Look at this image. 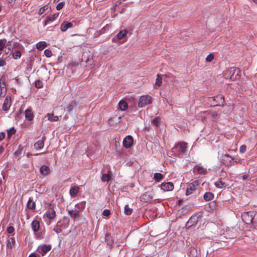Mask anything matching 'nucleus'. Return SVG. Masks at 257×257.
I'll use <instances>...</instances> for the list:
<instances>
[{"instance_id": "nucleus-1", "label": "nucleus", "mask_w": 257, "mask_h": 257, "mask_svg": "<svg viewBox=\"0 0 257 257\" xmlns=\"http://www.w3.org/2000/svg\"><path fill=\"white\" fill-rule=\"evenodd\" d=\"M187 144L184 142L179 143L172 148L171 152L175 156L181 157L186 153Z\"/></svg>"}, {"instance_id": "nucleus-2", "label": "nucleus", "mask_w": 257, "mask_h": 257, "mask_svg": "<svg viewBox=\"0 0 257 257\" xmlns=\"http://www.w3.org/2000/svg\"><path fill=\"white\" fill-rule=\"evenodd\" d=\"M240 71L236 67H231L227 70L225 73V76L227 78L234 81L237 79L240 76Z\"/></svg>"}, {"instance_id": "nucleus-3", "label": "nucleus", "mask_w": 257, "mask_h": 257, "mask_svg": "<svg viewBox=\"0 0 257 257\" xmlns=\"http://www.w3.org/2000/svg\"><path fill=\"white\" fill-rule=\"evenodd\" d=\"M208 101L213 106L221 105L224 103V98L221 94H219L214 97H209Z\"/></svg>"}, {"instance_id": "nucleus-4", "label": "nucleus", "mask_w": 257, "mask_h": 257, "mask_svg": "<svg viewBox=\"0 0 257 257\" xmlns=\"http://www.w3.org/2000/svg\"><path fill=\"white\" fill-rule=\"evenodd\" d=\"M44 216H46V217L47 218V219L45 220L47 224L50 225L51 224L52 221L56 216V212L54 209L49 208L46 211V212L44 214Z\"/></svg>"}, {"instance_id": "nucleus-5", "label": "nucleus", "mask_w": 257, "mask_h": 257, "mask_svg": "<svg viewBox=\"0 0 257 257\" xmlns=\"http://www.w3.org/2000/svg\"><path fill=\"white\" fill-rule=\"evenodd\" d=\"M152 97L148 95L141 96L140 98L138 103V106L140 107H143L147 105L150 104L152 103Z\"/></svg>"}, {"instance_id": "nucleus-6", "label": "nucleus", "mask_w": 257, "mask_h": 257, "mask_svg": "<svg viewBox=\"0 0 257 257\" xmlns=\"http://www.w3.org/2000/svg\"><path fill=\"white\" fill-rule=\"evenodd\" d=\"M200 182L199 180H195L190 183L187 187L186 190V195H189L194 192H195L198 189Z\"/></svg>"}, {"instance_id": "nucleus-7", "label": "nucleus", "mask_w": 257, "mask_h": 257, "mask_svg": "<svg viewBox=\"0 0 257 257\" xmlns=\"http://www.w3.org/2000/svg\"><path fill=\"white\" fill-rule=\"evenodd\" d=\"M253 212H246L242 213L241 215L242 219L246 224L251 223L253 220Z\"/></svg>"}, {"instance_id": "nucleus-8", "label": "nucleus", "mask_w": 257, "mask_h": 257, "mask_svg": "<svg viewBox=\"0 0 257 257\" xmlns=\"http://www.w3.org/2000/svg\"><path fill=\"white\" fill-rule=\"evenodd\" d=\"M51 249V245L49 244H43L39 246L37 251L41 254L42 256H44Z\"/></svg>"}, {"instance_id": "nucleus-9", "label": "nucleus", "mask_w": 257, "mask_h": 257, "mask_svg": "<svg viewBox=\"0 0 257 257\" xmlns=\"http://www.w3.org/2000/svg\"><path fill=\"white\" fill-rule=\"evenodd\" d=\"M194 172L199 175H204L207 173V169L201 164L196 165L194 168Z\"/></svg>"}, {"instance_id": "nucleus-10", "label": "nucleus", "mask_w": 257, "mask_h": 257, "mask_svg": "<svg viewBox=\"0 0 257 257\" xmlns=\"http://www.w3.org/2000/svg\"><path fill=\"white\" fill-rule=\"evenodd\" d=\"M66 211L69 215L74 219H77L80 217L81 214L75 208L69 209L67 208Z\"/></svg>"}, {"instance_id": "nucleus-11", "label": "nucleus", "mask_w": 257, "mask_h": 257, "mask_svg": "<svg viewBox=\"0 0 257 257\" xmlns=\"http://www.w3.org/2000/svg\"><path fill=\"white\" fill-rule=\"evenodd\" d=\"M133 144V138L131 136H127L123 140V145L126 149L131 147Z\"/></svg>"}, {"instance_id": "nucleus-12", "label": "nucleus", "mask_w": 257, "mask_h": 257, "mask_svg": "<svg viewBox=\"0 0 257 257\" xmlns=\"http://www.w3.org/2000/svg\"><path fill=\"white\" fill-rule=\"evenodd\" d=\"M12 105L11 98L9 95H7L4 100L3 105V109L4 111H8L9 110Z\"/></svg>"}, {"instance_id": "nucleus-13", "label": "nucleus", "mask_w": 257, "mask_h": 257, "mask_svg": "<svg viewBox=\"0 0 257 257\" xmlns=\"http://www.w3.org/2000/svg\"><path fill=\"white\" fill-rule=\"evenodd\" d=\"M161 188L164 191H172L174 189V185L172 182L162 183Z\"/></svg>"}, {"instance_id": "nucleus-14", "label": "nucleus", "mask_w": 257, "mask_h": 257, "mask_svg": "<svg viewBox=\"0 0 257 257\" xmlns=\"http://www.w3.org/2000/svg\"><path fill=\"white\" fill-rule=\"evenodd\" d=\"M46 139V137L43 136L41 140L38 141L34 144V148L36 150H41L43 148L44 146V142L45 141Z\"/></svg>"}, {"instance_id": "nucleus-15", "label": "nucleus", "mask_w": 257, "mask_h": 257, "mask_svg": "<svg viewBox=\"0 0 257 257\" xmlns=\"http://www.w3.org/2000/svg\"><path fill=\"white\" fill-rule=\"evenodd\" d=\"M58 16L59 14L56 13L52 15L47 16L44 22V26H46V25L54 21L58 18Z\"/></svg>"}, {"instance_id": "nucleus-16", "label": "nucleus", "mask_w": 257, "mask_h": 257, "mask_svg": "<svg viewBox=\"0 0 257 257\" xmlns=\"http://www.w3.org/2000/svg\"><path fill=\"white\" fill-rule=\"evenodd\" d=\"M225 158L228 159V160H226V162H224L223 163L227 166H233L232 162L235 159V158L229 156L228 154H225L222 156V160L225 161Z\"/></svg>"}, {"instance_id": "nucleus-17", "label": "nucleus", "mask_w": 257, "mask_h": 257, "mask_svg": "<svg viewBox=\"0 0 257 257\" xmlns=\"http://www.w3.org/2000/svg\"><path fill=\"white\" fill-rule=\"evenodd\" d=\"M63 220V222L61 220H60L57 222L56 224L57 225H58V226L60 227V228H61L62 230L65 229L67 227L69 223V219H68L67 217H64Z\"/></svg>"}, {"instance_id": "nucleus-18", "label": "nucleus", "mask_w": 257, "mask_h": 257, "mask_svg": "<svg viewBox=\"0 0 257 257\" xmlns=\"http://www.w3.org/2000/svg\"><path fill=\"white\" fill-rule=\"evenodd\" d=\"M73 24L68 21L63 22L60 27V29L62 32L66 31L68 29L72 28Z\"/></svg>"}, {"instance_id": "nucleus-19", "label": "nucleus", "mask_w": 257, "mask_h": 257, "mask_svg": "<svg viewBox=\"0 0 257 257\" xmlns=\"http://www.w3.org/2000/svg\"><path fill=\"white\" fill-rule=\"evenodd\" d=\"M141 198L142 201L147 203H151L153 200L152 196L148 192L144 193Z\"/></svg>"}, {"instance_id": "nucleus-20", "label": "nucleus", "mask_w": 257, "mask_h": 257, "mask_svg": "<svg viewBox=\"0 0 257 257\" xmlns=\"http://www.w3.org/2000/svg\"><path fill=\"white\" fill-rule=\"evenodd\" d=\"M198 250L195 247H190L188 249V257H198Z\"/></svg>"}, {"instance_id": "nucleus-21", "label": "nucleus", "mask_w": 257, "mask_h": 257, "mask_svg": "<svg viewBox=\"0 0 257 257\" xmlns=\"http://www.w3.org/2000/svg\"><path fill=\"white\" fill-rule=\"evenodd\" d=\"M25 118L29 121H31L34 118V114L32 109L28 108L25 111Z\"/></svg>"}, {"instance_id": "nucleus-22", "label": "nucleus", "mask_w": 257, "mask_h": 257, "mask_svg": "<svg viewBox=\"0 0 257 257\" xmlns=\"http://www.w3.org/2000/svg\"><path fill=\"white\" fill-rule=\"evenodd\" d=\"M85 208V202H81L76 204L74 208L78 212L81 214V213L84 210Z\"/></svg>"}, {"instance_id": "nucleus-23", "label": "nucleus", "mask_w": 257, "mask_h": 257, "mask_svg": "<svg viewBox=\"0 0 257 257\" xmlns=\"http://www.w3.org/2000/svg\"><path fill=\"white\" fill-rule=\"evenodd\" d=\"M40 172L42 175L47 176L50 173V170L48 166L43 165L40 168Z\"/></svg>"}, {"instance_id": "nucleus-24", "label": "nucleus", "mask_w": 257, "mask_h": 257, "mask_svg": "<svg viewBox=\"0 0 257 257\" xmlns=\"http://www.w3.org/2000/svg\"><path fill=\"white\" fill-rule=\"evenodd\" d=\"M15 243V239L14 237L9 236L7 239V248L12 249Z\"/></svg>"}, {"instance_id": "nucleus-25", "label": "nucleus", "mask_w": 257, "mask_h": 257, "mask_svg": "<svg viewBox=\"0 0 257 257\" xmlns=\"http://www.w3.org/2000/svg\"><path fill=\"white\" fill-rule=\"evenodd\" d=\"M31 227L33 231L34 232H37L40 229V222L37 220H34L31 223Z\"/></svg>"}, {"instance_id": "nucleus-26", "label": "nucleus", "mask_w": 257, "mask_h": 257, "mask_svg": "<svg viewBox=\"0 0 257 257\" xmlns=\"http://www.w3.org/2000/svg\"><path fill=\"white\" fill-rule=\"evenodd\" d=\"M127 33V30L124 29L123 30L120 31L116 35V37L118 40H121L126 37Z\"/></svg>"}, {"instance_id": "nucleus-27", "label": "nucleus", "mask_w": 257, "mask_h": 257, "mask_svg": "<svg viewBox=\"0 0 257 257\" xmlns=\"http://www.w3.org/2000/svg\"><path fill=\"white\" fill-rule=\"evenodd\" d=\"M214 198V194L211 192H206L203 196V198L206 201L211 200Z\"/></svg>"}, {"instance_id": "nucleus-28", "label": "nucleus", "mask_w": 257, "mask_h": 257, "mask_svg": "<svg viewBox=\"0 0 257 257\" xmlns=\"http://www.w3.org/2000/svg\"><path fill=\"white\" fill-rule=\"evenodd\" d=\"M79 187L76 186H74L71 188L69 193L71 196H75L78 192Z\"/></svg>"}, {"instance_id": "nucleus-29", "label": "nucleus", "mask_w": 257, "mask_h": 257, "mask_svg": "<svg viewBox=\"0 0 257 257\" xmlns=\"http://www.w3.org/2000/svg\"><path fill=\"white\" fill-rule=\"evenodd\" d=\"M47 46V43L45 41L38 42L36 45V48L39 50H43Z\"/></svg>"}, {"instance_id": "nucleus-30", "label": "nucleus", "mask_w": 257, "mask_h": 257, "mask_svg": "<svg viewBox=\"0 0 257 257\" xmlns=\"http://www.w3.org/2000/svg\"><path fill=\"white\" fill-rule=\"evenodd\" d=\"M118 106L120 110H125L127 108L128 105L125 101L120 100L118 103Z\"/></svg>"}, {"instance_id": "nucleus-31", "label": "nucleus", "mask_w": 257, "mask_h": 257, "mask_svg": "<svg viewBox=\"0 0 257 257\" xmlns=\"http://www.w3.org/2000/svg\"><path fill=\"white\" fill-rule=\"evenodd\" d=\"M48 119L51 121H57L59 119L58 116H54L53 113L47 114Z\"/></svg>"}, {"instance_id": "nucleus-32", "label": "nucleus", "mask_w": 257, "mask_h": 257, "mask_svg": "<svg viewBox=\"0 0 257 257\" xmlns=\"http://www.w3.org/2000/svg\"><path fill=\"white\" fill-rule=\"evenodd\" d=\"M27 206L29 208L31 209H34L36 207L35 202H34L31 198H30L28 200Z\"/></svg>"}, {"instance_id": "nucleus-33", "label": "nucleus", "mask_w": 257, "mask_h": 257, "mask_svg": "<svg viewBox=\"0 0 257 257\" xmlns=\"http://www.w3.org/2000/svg\"><path fill=\"white\" fill-rule=\"evenodd\" d=\"M163 175L159 173H156L154 175V179L157 182L161 181L163 179Z\"/></svg>"}, {"instance_id": "nucleus-34", "label": "nucleus", "mask_w": 257, "mask_h": 257, "mask_svg": "<svg viewBox=\"0 0 257 257\" xmlns=\"http://www.w3.org/2000/svg\"><path fill=\"white\" fill-rule=\"evenodd\" d=\"M133 212V209L130 208L128 205H125L124 207V213L126 215H130Z\"/></svg>"}, {"instance_id": "nucleus-35", "label": "nucleus", "mask_w": 257, "mask_h": 257, "mask_svg": "<svg viewBox=\"0 0 257 257\" xmlns=\"http://www.w3.org/2000/svg\"><path fill=\"white\" fill-rule=\"evenodd\" d=\"M162 77L161 75L157 74V78L156 79L155 85L160 87L162 83Z\"/></svg>"}, {"instance_id": "nucleus-36", "label": "nucleus", "mask_w": 257, "mask_h": 257, "mask_svg": "<svg viewBox=\"0 0 257 257\" xmlns=\"http://www.w3.org/2000/svg\"><path fill=\"white\" fill-rule=\"evenodd\" d=\"M7 40L2 39L0 40V51H3L6 48Z\"/></svg>"}, {"instance_id": "nucleus-37", "label": "nucleus", "mask_w": 257, "mask_h": 257, "mask_svg": "<svg viewBox=\"0 0 257 257\" xmlns=\"http://www.w3.org/2000/svg\"><path fill=\"white\" fill-rule=\"evenodd\" d=\"M215 185L218 188H222L226 186V183L222 181H218L216 182L215 183Z\"/></svg>"}, {"instance_id": "nucleus-38", "label": "nucleus", "mask_w": 257, "mask_h": 257, "mask_svg": "<svg viewBox=\"0 0 257 257\" xmlns=\"http://www.w3.org/2000/svg\"><path fill=\"white\" fill-rule=\"evenodd\" d=\"M105 239L108 245L111 246L112 244L113 241L110 235L108 234H106Z\"/></svg>"}, {"instance_id": "nucleus-39", "label": "nucleus", "mask_w": 257, "mask_h": 257, "mask_svg": "<svg viewBox=\"0 0 257 257\" xmlns=\"http://www.w3.org/2000/svg\"><path fill=\"white\" fill-rule=\"evenodd\" d=\"M152 123L156 127H158L160 124V118L158 116L155 117L152 121Z\"/></svg>"}, {"instance_id": "nucleus-40", "label": "nucleus", "mask_w": 257, "mask_h": 257, "mask_svg": "<svg viewBox=\"0 0 257 257\" xmlns=\"http://www.w3.org/2000/svg\"><path fill=\"white\" fill-rule=\"evenodd\" d=\"M110 176L108 174H103L101 177V181L102 182H108L109 181Z\"/></svg>"}, {"instance_id": "nucleus-41", "label": "nucleus", "mask_w": 257, "mask_h": 257, "mask_svg": "<svg viewBox=\"0 0 257 257\" xmlns=\"http://www.w3.org/2000/svg\"><path fill=\"white\" fill-rule=\"evenodd\" d=\"M21 57V53L20 50L15 51L13 54V58L14 59H20Z\"/></svg>"}, {"instance_id": "nucleus-42", "label": "nucleus", "mask_w": 257, "mask_h": 257, "mask_svg": "<svg viewBox=\"0 0 257 257\" xmlns=\"http://www.w3.org/2000/svg\"><path fill=\"white\" fill-rule=\"evenodd\" d=\"M8 138H10L12 136L15 134L16 130H15L14 127H12L9 130H8Z\"/></svg>"}, {"instance_id": "nucleus-43", "label": "nucleus", "mask_w": 257, "mask_h": 257, "mask_svg": "<svg viewBox=\"0 0 257 257\" xmlns=\"http://www.w3.org/2000/svg\"><path fill=\"white\" fill-rule=\"evenodd\" d=\"M197 220L196 217H191L189 220L188 223H190L191 225H194L197 223Z\"/></svg>"}, {"instance_id": "nucleus-44", "label": "nucleus", "mask_w": 257, "mask_h": 257, "mask_svg": "<svg viewBox=\"0 0 257 257\" xmlns=\"http://www.w3.org/2000/svg\"><path fill=\"white\" fill-rule=\"evenodd\" d=\"M23 151V148L20 146L18 149V150L15 152V155L19 157L22 155Z\"/></svg>"}, {"instance_id": "nucleus-45", "label": "nucleus", "mask_w": 257, "mask_h": 257, "mask_svg": "<svg viewBox=\"0 0 257 257\" xmlns=\"http://www.w3.org/2000/svg\"><path fill=\"white\" fill-rule=\"evenodd\" d=\"M48 9V7L47 6H45L41 8L39 11L38 14L40 15L43 14Z\"/></svg>"}, {"instance_id": "nucleus-46", "label": "nucleus", "mask_w": 257, "mask_h": 257, "mask_svg": "<svg viewBox=\"0 0 257 257\" xmlns=\"http://www.w3.org/2000/svg\"><path fill=\"white\" fill-rule=\"evenodd\" d=\"M242 160H241L240 158H235L233 161V166L237 164H241Z\"/></svg>"}, {"instance_id": "nucleus-47", "label": "nucleus", "mask_w": 257, "mask_h": 257, "mask_svg": "<svg viewBox=\"0 0 257 257\" xmlns=\"http://www.w3.org/2000/svg\"><path fill=\"white\" fill-rule=\"evenodd\" d=\"M53 230L57 234L61 232L62 231V229L60 228V227L58 226V225H56L53 228Z\"/></svg>"}, {"instance_id": "nucleus-48", "label": "nucleus", "mask_w": 257, "mask_h": 257, "mask_svg": "<svg viewBox=\"0 0 257 257\" xmlns=\"http://www.w3.org/2000/svg\"><path fill=\"white\" fill-rule=\"evenodd\" d=\"M246 150V146L245 145H242L240 147L239 153L243 154Z\"/></svg>"}, {"instance_id": "nucleus-49", "label": "nucleus", "mask_w": 257, "mask_h": 257, "mask_svg": "<svg viewBox=\"0 0 257 257\" xmlns=\"http://www.w3.org/2000/svg\"><path fill=\"white\" fill-rule=\"evenodd\" d=\"M65 5V2H61V3H59L56 6V9L58 10V11H59L60 10H61L64 6Z\"/></svg>"}, {"instance_id": "nucleus-50", "label": "nucleus", "mask_w": 257, "mask_h": 257, "mask_svg": "<svg viewBox=\"0 0 257 257\" xmlns=\"http://www.w3.org/2000/svg\"><path fill=\"white\" fill-rule=\"evenodd\" d=\"M44 54L47 57L49 58V57H50L52 55V53L51 51H50L48 49H46L44 51Z\"/></svg>"}, {"instance_id": "nucleus-51", "label": "nucleus", "mask_w": 257, "mask_h": 257, "mask_svg": "<svg viewBox=\"0 0 257 257\" xmlns=\"http://www.w3.org/2000/svg\"><path fill=\"white\" fill-rule=\"evenodd\" d=\"M15 231V228L12 226H9L7 229V231L8 233H13Z\"/></svg>"}, {"instance_id": "nucleus-52", "label": "nucleus", "mask_w": 257, "mask_h": 257, "mask_svg": "<svg viewBox=\"0 0 257 257\" xmlns=\"http://www.w3.org/2000/svg\"><path fill=\"white\" fill-rule=\"evenodd\" d=\"M214 59V55L213 54H209L206 58L207 62H211Z\"/></svg>"}, {"instance_id": "nucleus-53", "label": "nucleus", "mask_w": 257, "mask_h": 257, "mask_svg": "<svg viewBox=\"0 0 257 257\" xmlns=\"http://www.w3.org/2000/svg\"><path fill=\"white\" fill-rule=\"evenodd\" d=\"M102 214L105 216H108L110 214V211L108 209H105L103 210Z\"/></svg>"}, {"instance_id": "nucleus-54", "label": "nucleus", "mask_w": 257, "mask_h": 257, "mask_svg": "<svg viewBox=\"0 0 257 257\" xmlns=\"http://www.w3.org/2000/svg\"><path fill=\"white\" fill-rule=\"evenodd\" d=\"M65 109L68 111H70L73 109V106L72 104H69Z\"/></svg>"}, {"instance_id": "nucleus-55", "label": "nucleus", "mask_w": 257, "mask_h": 257, "mask_svg": "<svg viewBox=\"0 0 257 257\" xmlns=\"http://www.w3.org/2000/svg\"><path fill=\"white\" fill-rule=\"evenodd\" d=\"M35 86L37 88H41L42 84L41 83L40 81H37L35 82Z\"/></svg>"}, {"instance_id": "nucleus-56", "label": "nucleus", "mask_w": 257, "mask_h": 257, "mask_svg": "<svg viewBox=\"0 0 257 257\" xmlns=\"http://www.w3.org/2000/svg\"><path fill=\"white\" fill-rule=\"evenodd\" d=\"M69 65L72 67H75L78 65V62L76 61H72L70 63Z\"/></svg>"}, {"instance_id": "nucleus-57", "label": "nucleus", "mask_w": 257, "mask_h": 257, "mask_svg": "<svg viewBox=\"0 0 257 257\" xmlns=\"http://www.w3.org/2000/svg\"><path fill=\"white\" fill-rule=\"evenodd\" d=\"M13 46L14 48L19 49L20 48V46H21V45L19 44V43L18 42H15L13 44Z\"/></svg>"}, {"instance_id": "nucleus-58", "label": "nucleus", "mask_w": 257, "mask_h": 257, "mask_svg": "<svg viewBox=\"0 0 257 257\" xmlns=\"http://www.w3.org/2000/svg\"><path fill=\"white\" fill-rule=\"evenodd\" d=\"M5 137V133L4 132L0 133V141L3 140Z\"/></svg>"}, {"instance_id": "nucleus-59", "label": "nucleus", "mask_w": 257, "mask_h": 257, "mask_svg": "<svg viewBox=\"0 0 257 257\" xmlns=\"http://www.w3.org/2000/svg\"><path fill=\"white\" fill-rule=\"evenodd\" d=\"M8 2V3L11 5V6H13L15 3L16 0H7Z\"/></svg>"}, {"instance_id": "nucleus-60", "label": "nucleus", "mask_w": 257, "mask_h": 257, "mask_svg": "<svg viewBox=\"0 0 257 257\" xmlns=\"http://www.w3.org/2000/svg\"><path fill=\"white\" fill-rule=\"evenodd\" d=\"M217 115H218V114L216 112H214L212 114V116L214 118H216V117L217 116Z\"/></svg>"}, {"instance_id": "nucleus-61", "label": "nucleus", "mask_w": 257, "mask_h": 257, "mask_svg": "<svg viewBox=\"0 0 257 257\" xmlns=\"http://www.w3.org/2000/svg\"><path fill=\"white\" fill-rule=\"evenodd\" d=\"M4 150V148L3 146H0V154H2Z\"/></svg>"}, {"instance_id": "nucleus-62", "label": "nucleus", "mask_w": 257, "mask_h": 257, "mask_svg": "<svg viewBox=\"0 0 257 257\" xmlns=\"http://www.w3.org/2000/svg\"><path fill=\"white\" fill-rule=\"evenodd\" d=\"M5 94H6V92H5L4 93H3L2 92V89H1V94H0V96L1 97H4Z\"/></svg>"}, {"instance_id": "nucleus-63", "label": "nucleus", "mask_w": 257, "mask_h": 257, "mask_svg": "<svg viewBox=\"0 0 257 257\" xmlns=\"http://www.w3.org/2000/svg\"><path fill=\"white\" fill-rule=\"evenodd\" d=\"M28 257H37V255L35 254V253H32L30 254Z\"/></svg>"}, {"instance_id": "nucleus-64", "label": "nucleus", "mask_w": 257, "mask_h": 257, "mask_svg": "<svg viewBox=\"0 0 257 257\" xmlns=\"http://www.w3.org/2000/svg\"><path fill=\"white\" fill-rule=\"evenodd\" d=\"M11 41H9L8 42H7L6 46H10L11 45Z\"/></svg>"}]
</instances>
